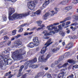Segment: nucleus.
<instances>
[{
	"label": "nucleus",
	"instance_id": "obj_1",
	"mask_svg": "<svg viewBox=\"0 0 78 78\" xmlns=\"http://www.w3.org/2000/svg\"><path fill=\"white\" fill-rule=\"evenodd\" d=\"M8 12L9 14V19L10 20H14L16 19H17V17H18L19 19H21V18L23 17L27 16L28 15H29V12L20 14L15 13L13 14L11 17V15L15 12V10L14 8H10L9 9Z\"/></svg>",
	"mask_w": 78,
	"mask_h": 78
},
{
	"label": "nucleus",
	"instance_id": "obj_2",
	"mask_svg": "<svg viewBox=\"0 0 78 78\" xmlns=\"http://www.w3.org/2000/svg\"><path fill=\"white\" fill-rule=\"evenodd\" d=\"M59 24V23H54L53 24H51L49 26H48L47 28L49 31H51V30H53L54 29V31H52V33L53 34H55V33H58V31H59V29H58L57 27H53V26L58 25Z\"/></svg>",
	"mask_w": 78,
	"mask_h": 78
},
{
	"label": "nucleus",
	"instance_id": "obj_3",
	"mask_svg": "<svg viewBox=\"0 0 78 78\" xmlns=\"http://www.w3.org/2000/svg\"><path fill=\"white\" fill-rule=\"evenodd\" d=\"M34 43L32 42L30 43L28 45V47L30 48H33L34 46H38L39 45V41L38 40V38L34 37L33 40Z\"/></svg>",
	"mask_w": 78,
	"mask_h": 78
},
{
	"label": "nucleus",
	"instance_id": "obj_4",
	"mask_svg": "<svg viewBox=\"0 0 78 78\" xmlns=\"http://www.w3.org/2000/svg\"><path fill=\"white\" fill-rule=\"evenodd\" d=\"M19 52V51L17 50L12 53V57L13 59L14 58V57H15L16 59L17 58L18 59H23L22 55H20Z\"/></svg>",
	"mask_w": 78,
	"mask_h": 78
},
{
	"label": "nucleus",
	"instance_id": "obj_5",
	"mask_svg": "<svg viewBox=\"0 0 78 78\" xmlns=\"http://www.w3.org/2000/svg\"><path fill=\"white\" fill-rule=\"evenodd\" d=\"M37 3V1L35 0L33 1H30L27 3V5L28 8L30 10H33L35 8V5Z\"/></svg>",
	"mask_w": 78,
	"mask_h": 78
},
{
	"label": "nucleus",
	"instance_id": "obj_6",
	"mask_svg": "<svg viewBox=\"0 0 78 78\" xmlns=\"http://www.w3.org/2000/svg\"><path fill=\"white\" fill-rule=\"evenodd\" d=\"M51 41V39H49V40L45 44V45H46V46L44 47L41 50V54H44L45 53V51H47V47H48L50 44H51L53 42L50 43Z\"/></svg>",
	"mask_w": 78,
	"mask_h": 78
},
{
	"label": "nucleus",
	"instance_id": "obj_7",
	"mask_svg": "<svg viewBox=\"0 0 78 78\" xmlns=\"http://www.w3.org/2000/svg\"><path fill=\"white\" fill-rule=\"evenodd\" d=\"M50 57V54H49L44 59V55H42L39 57L38 58V61L39 62H46L48 60V59Z\"/></svg>",
	"mask_w": 78,
	"mask_h": 78
},
{
	"label": "nucleus",
	"instance_id": "obj_8",
	"mask_svg": "<svg viewBox=\"0 0 78 78\" xmlns=\"http://www.w3.org/2000/svg\"><path fill=\"white\" fill-rule=\"evenodd\" d=\"M5 58V55H4L2 53V54H1L0 56V68H1V69H4V66L3 64L2 63V62H1V61H4Z\"/></svg>",
	"mask_w": 78,
	"mask_h": 78
},
{
	"label": "nucleus",
	"instance_id": "obj_9",
	"mask_svg": "<svg viewBox=\"0 0 78 78\" xmlns=\"http://www.w3.org/2000/svg\"><path fill=\"white\" fill-rule=\"evenodd\" d=\"M54 14H55V13H54V11H51L50 12H48L43 16V18L44 20H46L47 18V17L49 15H51V16H54Z\"/></svg>",
	"mask_w": 78,
	"mask_h": 78
},
{
	"label": "nucleus",
	"instance_id": "obj_10",
	"mask_svg": "<svg viewBox=\"0 0 78 78\" xmlns=\"http://www.w3.org/2000/svg\"><path fill=\"white\" fill-rule=\"evenodd\" d=\"M5 51L2 52V54L5 55V57L8 58L9 57V51H11V49L10 48H8L7 49V50L5 49Z\"/></svg>",
	"mask_w": 78,
	"mask_h": 78
},
{
	"label": "nucleus",
	"instance_id": "obj_11",
	"mask_svg": "<svg viewBox=\"0 0 78 78\" xmlns=\"http://www.w3.org/2000/svg\"><path fill=\"white\" fill-rule=\"evenodd\" d=\"M6 58V57H5V58H4V61L5 64H8V63L11 64H12V60L11 59H8V58Z\"/></svg>",
	"mask_w": 78,
	"mask_h": 78
},
{
	"label": "nucleus",
	"instance_id": "obj_12",
	"mask_svg": "<svg viewBox=\"0 0 78 78\" xmlns=\"http://www.w3.org/2000/svg\"><path fill=\"white\" fill-rule=\"evenodd\" d=\"M62 63H61L58 64V66L57 67L59 69H61V68H62V67H66L69 64L68 63H65L64 65H63Z\"/></svg>",
	"mask_w": 78,
	"mask_h": 78
},
{
	"label": "nucleus",
	"instance_id": "obj_13",
	"mask_svg": "<svg viewBox=\"0 0 78 78\" xmlns=\"http://www.w3.org/2000/svg\"><path fill=\"white\" fill-rule=\"evenodd\" d=\"M22 43L21 41H18L16 43H15L14 46H13V47H12V48H13L14 47H18L19 46V45H22Z\"/></svg>",
	"mask_w": 78,
	"mask_h": 78
},
{
	"label": "nucleus",
	"instance_id": "obj_14",
	"mask_svg": "<svg viewBox=\"0 0 78 78\" xmlns=\"http://www.w3.org/2000/svg\"><path fill=\"white\" fill-rule=\"evenodd\" d=\"M27 25V23H25L21 25V26H20L19 27V28H20V29L19 30H18V32H22V31H23V28H22V27H24V26H25V25Z\"/></svg>",
	"mask_w": 78,
	"mask_h": 78
},
{
	"label": "nucleus",
	"instance_id": "obj_15",
	"mask_svg": "<svg viewBox=\"0 0 78 78\" xmlns=\"http://www.w3.org/2000/svg\"><path fill=\"white\" fill-rule=\"evenodd\" d=\"M49 3H50V0H46L44 3L43 5V8H45L46 6L48 5V4H49Z\"/></svg>",
	"mask_w": 78,
	"mask_h": 78
},
{
	"label": "nucleus",
	"instance_id": "obj_16",
	"mask_svg": "<svg viewBox=\"0 0 78 78\" xmlns=\"http://www.w3.org/2000/svg\"><path fill=\"white\" fill-rule=\"evenodd\" d=\"M68 0H66V1H63L61 2L60 3V4L61 5H66L68 3Z\"/></svg>",
	"mask_w": 78,
	"mask_h": 78
},
{
	"label": "nucleus",
	"instance_id": "obj_17",
	"mask_svg": "<svg viewBox=\"0 0 78 78\" xmlns=\"http://www.w3.org/2000/svg\"><path fill=\"white\" fill-rule=\"evenodd\" d=\"M64 75V73H60L58 76V78H63Z\"/></svg>",
	"mask_w": 78,
	"mask_h": 78
},
{
	"label": "nucleus",
	"instance_id": "obj_18",
	"mask_svg": "<svg viewBox=\"0 0 78 78\" xmlns=\"http://www.w3.org/2000/svg\"><path fill=\"white\" fill-rule=\"evenodd\" d=\"M59 61H56L54 63H52L51 66V67H54L55 66V65H56V64H59Z\"/></svg>",
	"mask_w": 78,
	"mask_h": 78
},
{
	"label": "nucleus",
	"instance_id": "obj_19",
	"mask_svg": "<svg viewBox=\"0 0 78 78\" xmlns=\"http://www.w3.org/2000/svg\"><path fill=\"white\" fill-rule=\"evenodd\" d=\"M36 62H37V58H35L33 60L29 61L28 62H30V64H32V63H34Z\"/></svg>",
	"mask_w": 78,
	"mask_h": 78
},
{
	"label": "nucleus",
	"instance_id": "obj_20",
	"mask_svg": "<svg viewBox=\"0 0 78 78\" xmlns=\"http://www.w3.org/2000/svg\"><path fill=\"white\" fill-rule=\"evenodd\" d=\"M29 62V61H27L24 64V65H25L26 66L25 67V69H27L28 67V65H29V64H31V63L30 62Z\"/></svg>",
	"mask_w": 78,
	"mask_h": 78
},
{
	"label": "nucleus",
	"instance_id": "obj_21",
	"mask_svg": "<svg viewBox=\"0 0 78 78\" xmlns=\"http://www.w3.org/2000/svg\"><path fill=\"white\" fill-rule=\"evenodd\" d=\"M38 67L39 66H38V65H34L31 66H29V67H31V68H32L33 69H36V68H37V67Z\"/></svg>",
	"mask_w": 78,
	"mask_h": 78
},
{
	"label": "nucleus",
	"instance_id": "obj_22",
	"mask_svg": "<svg viewBox=\"0 0 78 78\" xmlns=\"http://www.w3.org/2000/svg\"><path fill=\"white\" fill-rule=\"evenodd\" d=\"M41 11L40 10L37 11L36 12H34V14H36L37 15H39L41 14Z\"/></svg>",
	"mask_w": 78,
	"mask_h": 78
},
{
	"label": "nucleus",
	"instance_id": "obj_23",
	"mask_svg": "<svg viewBox=\"0 0 78 78\" xmlns=\"http://www.w3.org/2000/svg\"><path fill=\"white\" fill-rule=\"evenodd\" d=\"M24 68V66L22 65L20 67V69L19 70V73H21L22 70H23V69Z\"/></svg>",
	"mask_w": 78,
	"mask_h": 78
},
{
	"label": "nucleus",
	"instance_id": "obj_24",
	"mask_svg": "<svg viewBox=\"0 0 78 78\" xmlns=\"http://www.w3.org/2000/svg\"><path fill=\"white\" fill-rule=\"evenodd\" d=\"M73 44L72 43H70L69 44V49H70V48H71L72 47H73Z\"/></svg>",
	"mask_w": 78,
	"mask_h": 78
},
{
	"label": "nucleus",
	"instance_id": "obj_25",
	"mask_svg": "<svg viewBox=\"0 0 78 78\" xmlns=\"http://www.w3.org/2000/svg\"><path fill=\"white\" fill-rule=\"evenodd\" d=\"M64 58H65L64 57V56H62L60 57L59 58V60H58L59 61H59H62V60L64 59Z\"/></svg>",
	"mask_w": 78,
	"mask_h": 78
},
{
	"label": "nucleus",
	"instance_id": "obj_26",
	"mask_svg": "<svg viewBox=\"0 0 78 78\" xmlns=\"http://www.w3.org/2000/svg\"><path fill=\"white\" fill-rule=\"evenodd\" d=\"M2 18L3 20L4 21H6L7 20V17L5 15H3L2 16Z\"/></svg>",
	"mask_w": 78,
	"mask_h": 78
},
{
	"label": "nucleus",
	"instance_id": "obj_27",
	"mask_svg": "<svg viewBox=\"0 0 78 78\" xmlns=\"http://www.w3.org/2000/svg\"><path fill=\"white\" fill-rule=\"evenodd\" d=\"M69 63H73V64H75V61L73 60H69Z\"/></svg>",
	"mask_w": 78,
	"mask_h": 78
},
{
	"label": "nucleus",
	"instance_id": "obj_28",
	"mask_svg": "<svg viewBox=\"0 0 78 78\" xmlns=\"http://www.w3.org/2000/svg\"><path fill=\"white\" fill-rule=\"evenodd\" d=\"M52 34V32L51 31H50L49 33H48V34H44V36H50Z\"/></svg>",
	"mask_w": 78,
	"mask_h": 78
},
{
	"label": "nucleus",
	"instance_id": "obj_29",
	"mask_svg": "<svg viewBox=\"0 0 78 78\" xmlns=\"http://www.w3.org/2000/svg\"><path fill=\"white\" fill-rule=\"evenodd\" d=\"M59 34H62V36H64L65 35V33L62 30L60 32H59Z\"/></svg>",
	"mask_w": 78,
	"mask_h": 78
},
{
	"label": "nucleus",
	"instance_id": "obj_30",
	"mask_svg": "<svg viewBox=\"0 0 78 78\" xmlns=\"http://www.w3.org/2000/svg\"><path fill=\"white\" fill-rule=\"evenodd\" d=\"M36 23H37L38 26H41V24L42 23V21H38L36 22Z\"/></svg>",
	"mask_w": 78,
	"mask_h": 78
},
{
	"label": "nucleus",
	"instance_id": "obj_31",
	"mask_svg": "<svg viewBox=\"0 0 78 78\" xmlns=\"http://www.w3.org/2000/svg\"><path fill=\"white\" fill-rule=\"evenodd\" d=\"M55 10L56 12L54 13V14H57V13L58 12V11H59V9L58 8H55Z\"/></svg>",
	"mask_w": 78,
	"mask_h": 78
},
{
	"label": "nucleus",
	"instance_id": "obj_32",
	"mask_svg": "<svg viewBox=\"0 0 78 78\" xmlns=\"http://www.w3.org/2000/svg\"><path fill=\"white\" fill-rule=\"evenodd\" d=\"M16 31L17 30H14L12 31V35L13 36L15 35L16 34Z\"/></svg>",
	"mask_w": 78,
	"mask_h": 78
},
{
	"label": "nucleus",
	"instance_id": "obj_33",
	"mask_svg": "<svg viewBox=\"0 0 78 78\" xmlns=\"http://www.w3.org/2000/svg\"><path fill=\"white\" fill-rule=\"evenodd\" d=\"M69 56V52H66L63 55L64 58H66V57H67V56Z\"/></svg>",
	"mask_w": 78,
	"mask_h": 78
},
{
	"label": "nucleus",
	"instance_id": "obj_34",
	"mask_svg": "<svg viewBox=\"0 0 78 78\" xmlns=\"http://www.w3.org/2000/svg\"><path fill=\"white\" fill-rule=\"evenodd\" d=\"M59 50V49L58 48H56L55 49V48L52 51L54 53H55V52H56V51H57Z\"/></svg>",
	"mask_w": 78,
	"mask_h": 78
},
{
	"label": "nucleus",
	"instance_id": "obj_35",
	"mask_svg": "<svg viewBox=\"0 0 78 78\" xmlns=\"http://www.w3.org/2000/svg\"><path fill=\"white\" fill-rule=\"evenodd\" d=\"M48 31L46 30H44L43 32L41 33V34H47Z\"/></svg>",
	"mask_w": 78,
	"mask_h": 78
},
{
	"label": "nucleus",
	"instance_id": "obj_36",
	"mask_svg": "<svg viewBox=\"0 0 78 78\" xmlns=\"http://www.w3.org/2000/svg\"><path fill=\"white\" fill-rule=\"evenodd\" d=\"M44 72L42 73H40L38 74L39 76H42V75H44Z\"/></svg>",
	"mask_w": 78,
	"mask_h": 78
},
{
	"label": "nucleus",
	"instance_id": "obj_37",
	"mask_svg": "<svg viewBox=\"0 0 78 78\" xmlns=\"http://www.w3.org/2000/svg\"><path fill=\"white\" fill-rule=\"evenodd\" d=\"M22 35L18 34L17 36H15V37L16 39H17V38H19V37H20Z\"/></svg>",
	"mask_w": 78,
	"mask_h": 78
},
{
	"label": "nucleus",
	"instance_id": "obj_38",
	"mask_svg": "<svg viewBox=\"0 0 78 78\" xmlns=\"http://www.w3.org/2000/svg\"><path fill=\"white\" fill-rule=\"evenodd\" d=\"M9 39V37L7 36H5L4 37V40H7V39Z\"/></svg>",
	"mask_w": 78,
	"mask_h": 78
},
{
	"label": "nucleus",
	"instance_id": "obj_39",
	"mask_svg": "<svg viewBox=\"0 0 78 78\" xmlns=\"http://www.w3.org/2000/svg\"><path fill=\"white\" fill-rule=\"evenodd\" d=\"M4 45H3V43L2 42H1L0 44V47L1 48H2L3 47Z\"/></svg>",
	"mask_w": 78,
	"mask_h": 78
},
{
	"label": "nucleus",
	"instance_id": "obj_40",
	"mask_svg": "<svg viewBox=\"0 0 78 78\" xmlns=\"http://www.w3.org/2000/svg\"><path fill=\"white\" fill-rule=\"evenodd\" d=\"M73 18L76 20H78V16H73Z\"/></svg>",
	"mask_w": 78,
	"mask_h": 78
},
{
	"label": "nucleus",
	"instance_id": "obj_41",
	"mask_svg": "<svg viewBox=\"0 0 78 78\" xmlns=\"http://www.w3.org/2000/svg\"><path fill=\"white\" fill-rule=\"evenodd\" d=\"M47 77L48 78H52V77L51 76V74H48Z\"/></svg>",
	"mask_w": 78,
	"mask_h": 78
},
{
	"label": "nucleus",
	"instance_id": "obj_42",
	"mask_svg": "<svg viewBox=\"0 0 78 78\" xmlns=\"http://www.w3.org/2000/svg\"><path fill=\"white\" fill-rule=\"evenodd\" d=\"M58 27L59 29H60V30H61L62 28V24H60V25H58Z\"/></svg>",
	"mask_w": 78,
	"mask_h": 78
},
{
	"label": "nucleus",
	"instance_id": "obj_43",
	"mask_svg": "<svg viewBox=\"0 0 78 78\" xmlns=\"http://www.w3.org/2000/svg\"><path fill=\"white\" fill-rule=\"evenodd\" d=\"M11 73V71H10L9 72H8L5 75V76H8V75H10Z\"/></svg>",
	"mask_w": 78,
	"mask_h": 78
},
{
	"label": "nucleus",
	"instance_id": "obj_44",
	"mask_svg": "<svg viewBox=\"0 0 78 78\" xmlns=\"http://www.w3.org/2000/svg\"><path fill=\"white\" fill-rule=\"evenodd\" d=\"M14 76V75L12 74H10L8 76V78H12V76Z\"/></svg>",
	"mask_w": 78,
	"mask_h": 78
},
{
	"label": "nucleus",
	"instance_id": "obj_45",
	"mask_svg": "<svg viewBox=\"0 0 78 78\" xmlns=\"http://www.w3.org/2000/svg\"><path fill=\"white\" fill-rule=\"evenodd\" d=\"M65 10H66L67 12L69 11V6H67L65 8Z\"/></svg>",
	"mask_w": 78,
	"mask_h": 78
},
{
	"label": "nucleus",
	"instance_id": "obj_46",
	"mask_svg": "<svg viewBox=\"0 0 78 78\" xmlns=\"http://www.w3.org/2000/svg\"><path fill=\"white\" fill-rule=\"evenodd\" d=\"M69 78H73V74H72L69 75Z\"/></svg>",
	"mask_w": 78,
	"mask_h": 78
},
{
	"label": "nucleus",
	"instance_id": "obj_47",
	"mask_svg": "<svg viewBox=\"0 0 78 78\" xmlns=\"http://www.w3.org/2000/svg\"><path fill=\"white\" fill-rule=\"evenodd\" d=\"M26 77H27V74H25L23 75L21 78H26Z\"/></svg>",
	"mask_w": 78,
	"mask_h": 78
},
{
	"label": "nucleus",
	"instance_id": "obj_48",
	"mask_svg": "<svg viewBox=\"0 0 78 78\" xmlns=\"http://www.w3.org/2000/svg\"><path fill=\"white\" fill-rule=\"evenodd\" d=\"M73 68H75L76 69H78V65H75L73 66Z\"/></svg>",
	"mask_w": 78,
	"mask_h": 78
},
{
	"label": "nucleus",
	"instance_id": "obj_49",
	"mask_svg": "<svg viewBox=\"0 0 78 78\" xmlns=\"http://www.w3.org/2000/svg\"><path fill=\"white\" fill-rule=\"evenodd\" d=\"M22 75V74L21 73H19L18 74V75L17 76V77H19V76H21Z\"/></svg>",
	"mask_w": 78,
	"mask_h": 78
},
{
	"label": "nucleus",
	"instance_id": "obj_50",
	"mask_svg": "<svg viewBox=\"0 0 78 78\" xmlns=\"http://www.w3.org/2000/svg\"><path fill=\"white\" fill-rule=\"evenodd\" d=\"M72 9V6L69 5V10H70V9Z\"/></svg>",
	"mask_w": 78,
	"mask_h": 78
},
{
	"label": "nucleus",
	"instance_id": "obj_51",
	"mask_svg": "<svg viewBox=\"0 0 78 78\" xmlns=\"http://www.w3.org/2000/svg\"><path fill=\"white\" fill-rule=\"evenodd\" d=\"M35 29H36V28L35 27H34L33 28L31 29V30L32 31H34Z\"/></svg>",
	"mask_w": 78,
	"mask_h": 78
},
{
	"label": "nucleus",
	"instance_id": "obj_52",
	"mask_svg": "<svg viewBox=\"0 0 78 78\" xmlns=\"http://www.w3.org/2000/svg\"><path fill=\"white\" fill-rule=\"evenodd\" d=\"M69 20V17H67V18L65 19L64 20L65 22H66V21H67V20Z\"/></svg>",
	"mask_w": 78,
	"mask_h": 78
},
{
	"label": "nucleus",
	"instance_id": "obj_53",
	"mask_svg": "<svg viewBox=\"0 0 78 78\" xmlns=\"http://www.w3.org/2000/svg\"><path fill=\"white\" fill-rule=\"evenodd\" d=\"M8 0V1H10V0H11L12 2H16V1L17 0Z\"/></svg>",
	"mask_w": 78,
	"mask_h": 78
},
{
	"label": "nucleus",
	"instance_id": "obj_54",
	"mask_svg": "<svg viewBox=\"0 0 78 78\" xmlns=\"http://www.w3.org/2000/svg\"><path fill=\"white\" fill-rule=\"evenodd\" d=\"M41 29H42V28L39 27L37 29V31H39V30H41Z\"/></svg>",
	"mask_w": 78,
	"mask_h": 78
},
{
	"label": "nucleus",
	"instance_id": "obj_55",
	"mask_svg": "<svg viewBox=\"0 0 78 78\" xmlns=\"http://www.w3.org/2000/svg\"><path fill=\"white\" fill-rule=\"evenodd\" d=\"M11 42V41H9V42L7 43L8 45L9 46V45H10Z\"/></svg>",
	"mask_w": 78,
	"mask_h": 78
},
{
	"label": "nucleus",
	"instance_id": "obj_56",
	"mask_svg": "<svg viewBox=\"0 0 78 78\" xmlns=\"http://www.w3.org/2000/svg\"><path fill=\"white\" fill-rule=\"evenodd\" d=\"M28 34V33H27V32H24V36H27Z\"/></svg>",
	"mask_w": 78,
	"mask_h": 78
},
{
	"label": "nucleus",
	"instance_id": "obj_57",
	"mask_svg": "<svg viewBox=\"0 0 78 78\" xmlns=\"http://www.w3.org/2000/svg\"><path fill=\"white\" fill-rule=\"evenodd\" d=\"M41 28H42V29L43 28H44V27H45V25L44 24H42V25L41 26Z\"/></svg>",
	"mask_w": 78,
	"mask_h": 78
},
{
	"label": "nucleus",
	"instance_id": "obj_58",
	"mask_svg": "<svg viewBox=\"0 0 78 78\" xmlns=\"http://www.w3.org/2000/svg\"><path fill=\"white\" fill-rule=\"evenodd\" d=\"M39 76L38 74H37V75L35 76L34 78H39Z\"/></svg>",
	"mask_w": 78,
	"mask_h": 78
},
{
	"label": "nucleus",
	"instance_id": "obj_59",
	"mask_svg": "<svg viewBox=\"0 0 78 78\" xmlns=\"http://www.w3.org/2000/svg\"><path fill=\"white\" fill-rule=\"evenodd\" d=\"M64 22H65V21H64V20L63 21H60V23H64Z\"/></svg>",
	"mask_w": 78,
	"mask_h": 78
},
{
	"label": "nucleus",
	"instance_id": "obj_60",
	"mask_svg": "<svg viewBox=\"0 0 78 78\" xmlns=\"http://www.w3.org/2000/svg\"><path fill=\"white\" fill-rule=\"evenodd\" d=\"M48 69V68L46 67H45L44 68V70H47Z\"/></svg>",
	"mask_w": 78,
	"mask_h": 78
},
{
	"label": "nucleus",
	"instance_id": "obj_61",
	"mask_svg": "<svg viewBox=\"0 0 78 78\" xmlns=\"http://www.w3.org/2000/svg\"><path fill=\"white\" fill-rule=\"evenodd\" d=\"M69 37L70 39H73V37H72V36H69Z\"/></svg>",
	"mask_w": 78,
	"mask_h": 78
},
{
	"label": "nucleus",
	"instance_id": "obj_62",
	"mask_svg": "<svg viewBox=\"0 0 78 78\" xmlns=\"http://www.w3.org/2000/svg\"><path fill=\"white\" fill-rule=\"evenodd\" d=\"M15 39V36L14 37H12V38L11 39V41H14Z\"/></svg>",
	"mask_w": 78,
	"mask_h": 78
},
{
	"label": "nucleus",
	"instance_id": "obj_63",
	"mask_svg": "<svg viewBox=\"0 0 78 78\" xmlns=\"http://www.w3.org/2000/svg\"><path fill=\"white\" fill-rule=\"evenodd\" d=\"M65 71V69H62L60 70V72H64V71Z\"/></svg>",
	"mask_w": 78,
	"mask_h": 78
},
{
	"label": "nucleus",
	"instance_id": "obj_64",
	"mask_svg": "<svg viewBox=\"0 0 78 78\" xmlns=\"http://www.w3.org/2000/svg\"><path fill=\"white\" fill-rule=\"evenodd\" d=\"M65 23H63L62 24V27H64V26H65Z\"/></svg>",
	"mask_w": 78,
	"mask_h": 78
}]
</instances>
